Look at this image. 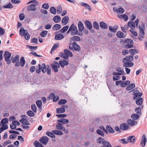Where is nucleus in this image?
Wrapping results in <instances>:
<instances>
[{"label":"nucleus","instance_id":"35","mask_svg":"<svg viewBox=\"0 0 147 147\" xmlns=\"http://www.w3.org/2000/svg\"><path fill=\"white\" fill-rule=\"evenodd\" d=\"M143 98H140L139 99L136 100V102L137 105H141L142 103Z\"/></svg>","mask_w":147,"mask_h":147},{"label":"nucleus","instance_id":"11","mask_svg":"<svg viewBox=\"0 0 147 147\" xmlns=\"http://www.w3.org/2000/svg\"><path fill=\"white\" fill-rule=\"evenodd\" d=\"M113 11L118 13H122L124 12V9L121 7L118 8L117 7H114L113 9Z\"/></svg>","mask_w":147,"mask_h":147},{"label":"nucleus","instance_id":"26","mask_svg":"<svg viewBox=\"0 0 147 147\" xmlns=\"http://www.w3.org/2000/svg\"><path fill=\"white\" fill-rule=\"evenodd\" d=\"M20 63L21 67H23L24 66L25 63V61L24 57H22L21 58Z\"/></svg>","mask_w":147,"mask_h":147},{"label":"nucleus","instance_id":"24","mask_svg":"<svg viewBox=\"0 0 147 147\" xmlns=\"http://www.w3.org/2000/svg\"><path fill=\"white\" fill-rule=\"evenodd\" d=\"M134 65V63H133L126 62L124 63L123 66L124 67H131Z\"/></svg>","mask_w":147,"mask_h":147},{"label":"nucleus","instance_id":"45","mask_svg":"<svg viewBox=\"0 0 147 147\" xmlns=\"http://www.w3.org/2000/svg\"><path fill=\"white\" fill-rule=\"evenodd\" d=\"M27 114L30 117H32L34 115V113L31 110H29L27 112Z\"/></svg>","mask_w":147,"mask_h":147},{"label":"nucleus","instance_id":"39","mask_svg":"<svg viewBox=\"0 0 147 147\" xmlns=\"http://www.w3.org/2000/svg\"><path fill=\"white\" fill-rule=\"evenodd\" d=\"M103 146L104 147H112L111 144L107 141L103 142Z\"/></svg>","mask_w":147,"mask_h":147},{"label":"nucleus","instance_id":"60","mask_svg":"<svg viewBox=\"0 0 147 147\" xmlns=\"http://www.w3.org/2000/svg\"><path fill=\"white\" fill-rule=\"evenodd\" d=\"M62 7L60 5H59L57 8V13H60L62 12Z\"/></svg>","mask_w":147,"mask_h":147},{"label":"nucleus","instance_id":"51","mask_svg":"<svg viewBox=\"0 0 147 147\" xmlns=\"http://www.w3.org/2000/svg\"><path fill=\"white\" fill-rule=\"evenodd\" d=\"M47 72L48 75H49L51 74V69L50 66L49 65H47L46 66Z\"/></svg>","mask_w":147,"mask_h":147},{"label":"nucleus","instance_id":"59","mask_svg":"<svg viewBox=\"0 0 147 147\" xmlns=\"http://www.w3.org/2000/svg\"><path fill=\"white\" fill-rule=\"evenodd\" d=\"M32 110L35 113L36 112V107L35 104H32L31 106Z\"/></svg>","mask_w":147,"mask_h":147},{"label":"nucleus","instance_id":"32","mask_svg":"<svg viewBox=\"0 0 147 147\" xmlns=\"http://www.w3.org/2000/svg\"><path fill=\"white\" fill-rule=\"evenodd\" d=\"M129 52L131 53V55L133 56L134 55L138 53V50L135 49H130L129 51Z\"/></svg>","mask_w":147,"mask_h":147},{"label":"nucleus","instance_id":"3","mask_svg":"<svg viewBox=\"0 0 147 147\" xmlns=\"http://www.w3.org/2000/svg\"><path fill=\"white\" fill-rule=\"evenodd\" d=\"M11 55V53H9L8 51H6L5 52L4 54L5 60L7 62V64H10L11 63V61L10 59Z\"/></svg>","mask_w":147,"mask_h":147},{"label":"nucleus","instance_id":"28","mask_svg":"<svg viewBox=\"0 0 147 147\" xmlns=\"http://www.w3.org/2000/svg\"><path fill=\"white\" fill-rule=\"evenodd\" d=\"M65 111V109L64 108H59L56 109V113H63Z\"/></svg>","mask_w":147,"mask_h":147},{"label":"nucleus","instance_id":"14","mask_svg":"<svg viewBox=\"0 0 147 147\" xmlns=\"http://www.w3.org/2000/svg\"><path fill=\"white\" fill-rule=\"evenodd\" d=\"M128 143L131 142L134 144L136 141V138L134 136H130L127 137Z\"/></svg>","mask_w":147,"mask_h":147},{"label":"nucleus","instance_id":"42","mask_svg":"<svg viewBox=\"0 0 147 147\" xmlns=\"http://www.w3.org/2000/svg\"><path fill=\"white\" fill-rule=\"evenodd\" d=\"M8 122V120L7 118L3 119L1 121V123L2 125H5Z\"/></svg>","mask_w":147,"mask_h":147},{"label":"nucleus","instance_id":"20","mask_svg":"<svg viewBox=\"0 0 147 147\" xmlns=\"http://www.w3.org/2000/svg\"><path fill=\"white\" fill-rule=\"evenodd\" d=\"M80 40V38L77 36H73L70 38V41L72 42L73 41H79Z\"/></svg>","mask_w":147,"mask_h":147},{"label":"nucleus","instance_id":"64","mask_svg":"<svg viewBox=\"0 0 147 147\" xmlns=\"http://www.w3.org/2000/svg\"><path fill=\"white\" fill-rule=\"evenodd\" d=\"M135 112L137 113L138 114H140V113L141 112V108L139 107H136L135 109Z\"/></svg>","mask_w":147,"mask_h":147},{"label":"nucleus","instance_id":"19","mask_svg":"<svg viewBox=\"0 0 147 147\" xmlns=\"http://www.w3.org/2000/svg\"><path fill=\"white\" fill-rule=\"evenodd\" d=\"M85 24L88 29L91 30L92 28V25L91 23L88 20L85 21Z\"/></svg>","mask_w":147,"mask_h":147},{"label":"nucleus","instance_id":"63","mask_svg":"<svg viewBox=\"0 0 147 147\" xmlns=\"http://www.w3.org/2000/svg\"><path fill=\"white\" fill-rule=\"evenodd\" d=\"M128 25L130 27H135V23L134 22H129L128 23Z\"/></svg>","mask_w":147,"mask_h":147},{"label":"nucleus","instance_id":"9","mask_svg":"<svg viewBox=\"0 0 147 147\" xmlns=\"http://www.w3.org/2000/svg\"><path fill=\"white\" fill-rule=\"evenodd\" d=\"M133 94L134 95L133 99L134 100L137 99V97H140L142 95V94L138 90H136L133 92Z\"/></svg>","mask_w":147,"mask_h":147},{"label":"nucleus","instance_id":"2","mask_svg":"<svg viewBox=\"0 0 147 147\" xmlns=\"http://www.w3.org/2000/svg\"><path fill=\"white\" fill-rule=\"evenodd\" d=\"M116 70L118 72H113V74L114 75H121L126 74L123 70V69L122 68L119 67H117L116 69Z\"/></svg>","mask_w":147,"mask_h":147},{"label":"nucleus","instance_id":"17","mask_svg":"<svg viewBox=\"0 0 147 147\" xmlns=\"http://www.w3.org/2000/svg\"><path fill=\"white\" fill-rule=\"evenodd\" d=\"M64 52L65 55L67 56L68 57H69V56L70 57H72L73 56V55L71 52L67 49H65L64 50Z\"/></svg>","mask_w":147,"mask_h":147},{"label":"nucleus","instance_id":"21","mask_svg":"<svg viewBox=\"0 0 147 147\" xmlns=\"http://www.w3.org/2000/svg\"><path fill=\"white\" fill-rule=\"evenodd\" d=\"M36 103L38 107L39 108V111L40 110V112L41 111H42L41 107L42 106V101L40 100H37L36 102Z\"/></svg>","mask_w":147,"mask_h":147},{"label":"nucleus","instance_id":"31","mask_svg":"<svg viewBox=\"0 0 147 147\" xmlns=\"http://www.w3.org/2000/svg\"><path fill=\"white\" fill-rule=\"evenodd\" d=\"M135 87V84L134 83H131L130 84L126 87V89L127 90H130L134 88Z\"/></svg>","mask_w":147,"mask_h":147},{"label":"nucleus","instance_id":"23","mask_svg":"<svg viewBox=\"0 0 147 147\" xmlns=\"http://www.w3.org/2000/svg\"><path fill=\"white\" fill-rule=\"evenodd\" d=\"M64 36L62 34H59L55 36V39L56 40H60L64 38Z\"/></svg>","mask_w":147,"mask_h":147},{"label":"nucleus","instance_id":"6","mask_svg":"<svg viewBox=\"0 0 147 147\" xmlns=\"http://www.w3.org/2000/svg\"><path fill=\"white\" fill-rule=\"evenodd\" d=\"M49 138L46 136H42L40 140V142L44 145H45L48 142Z\"/></svg>","mask_w":147,"mask_h":147},{"label":"nucleus","instance_id":"43","mask_svg":"<svg viewBox=\"0 0 147 147\" xmlns=\"http://www.w3.org/2000/svg\"><path fill=\"white\" fill-rule=\"evenodd\" d=\"M125 42L128 44H132L133 43V41L130 39H125Z\"/></svg>","mask_w":147,"mask_h":147},{"label":"nucleus","instance_id":"15","mask_svg":"<svg viewBox=\"0 0 147 147\" xmlns=\"http://www.w3.org/2000/svg\"><path fill=\"white\" fill-rule=\"evenodd\" d=\"M59 63L62 68L64 67L65 65H68V62L65 60L60 61Z\"/></svg>","mask_w":147,"mask_h":147},{"label":"nucleus","instance_id":"37","mask_svg":"<svg viewBox=\"0 0 147 147\" xmlns=\"http://www.w3.org/2000/svg\"><path fill=\"white\" fill-rule=\"evenodd\" d=\"M52 132L54 134L58 135H61L63 134V132L60 131L56 130H53L52 131Z\"/></svg>","mask_w":147,"mask_h":147},{"label":"nucleus","instance_id":"8","mask_svg":"<svg viewBox=\"0 0 147 147\" xmlns=\"http://www.w3.org/2000/svg\"><path fill=\"white\" fill-rule=\"evenodd\" d=\"M62 125L60 123H59L56 125V128L57 130H61L62 131H64L65 133H67L68 131L67 130H65V127L62 126Z\"/></svg>","mask_w":147,"mask_h":147},{"label":"nucleus","instance_id":"36","mask_svg":"<svg viewBox=\"0 0 147 147\" xmlns=\"http://www.w3.org/2000/svg\"><path fill=\"white\" fill-rule=\"evenodd\" d=\"M41 69L42 72L45 73L46 71L47 68L46 65L45 63H43L41 65Z\"/></svg>","mask_w":147,"mask_h":147},{"label":"nucleus","instance_id":"30","mask_svg":"<svg viewBox=\"0 0 147 147\" xmlns=\"http://www.w3.org/2000/svg\"><path fill=\"white\" fill-rule=\"evenodd\" d=\"M34 144L36 147H44L42 144L36 140L34 142Z\"/></svg>","mask_w":147,"mask_h":147},{"label":"nucleus","instance_id":"13","mask_svg":"<svg viewBox=\"0 0 147 147\" xmlns=\"http://www.w3.org/2000/svg\"><path fill=\"white\" fill-rule=\"evenodd\" d=\"M120 127L123 130H126L128 128L129 126L127 123H123L120 125Z\"/></svg>","mask_w":147,"mask_h":147},{"label":"nucleus","instance_id":"34","mask_svg":"<svg viewBox=\"0 0 147 147\" xmlns=\"http://www.w3.org/2000/svg\"><path fill=\"white\" fill-rule=\"evenodd\" d=\"M27 9L28 11H35L36 9V8L35 6L30 5L28 7Z\"/></svg>","mask_w":147,"mask_h":147},{"label":"nucleus","instance_id":"58","mask_svg":"<svg viewBox=\"0 0 147 147\" xmlns=\"http://www.w3.org/2000/svg\"><path fill=\"white\" fill-rule=\"evenodd\" d=\"M23 35L26 40H28L29 39L30 36L27 32H26Z\"/></svg>","mask_w":147,"mask_h":147},{"label":"nucleus","instance_id":"7","mask_svg":"<svg viewBox=\"0 0 147 147\" xmlns=\"http://www.w3.org/2000/svg\"><path fill=\"white\" fill-rule=\"evenodd\" d=\"M53 63L54 64H52L51 66L54 72L56 73L58 71V68L59 67V65L58 62L55 61L53 62Z\"/></svg>","mask_w":147,"mask_h":147},{"label":"nucleus","instance_id":"57","mask_svg":"<svg viewBox=\"0 0 147 147\" xmlns=\"http://www.w3.org/2000/svg\"><path fill=\"white\" fill-rule=\"evenodd\" d=\"M69 19H62V24L63 25H66L69 22Z\"/></svg>","mask_w":147,"mask_h":147},{"label":"nucleus","instance_id":"25","mask_svg":"<svg viewBox=\"0 0 147 147\" xmlns=\"http://www.w3.org/2000/svg\"><path fill=\"white\" fill-rule=\"evenodd\" d=\"M19 121L24 125H29L30 124L29 122L24 118H22Z\"/></svg>","mask_w":147,"mask_h":147},{"label":"nucleus","instance_id":"61","mask_svg":"<svg viewBox=\"0 0 147 147\" xmlns=\"http://www.w3.org/2000/svg\"><path fill=\"white\" fill-rule=\"evenodd\" d=\"M42 7L44 9H47L49 7V5L48 3H45L42 5Z\"/></svg>","mask_w":147,"mask_h":147},{"label":"nucleus","instance_id":"16","mask_svg":"<svg viewBox=\"0 0 147 147\" xmlns=\"http://www.w3.org/2000/svg\"><path fill=\"white\" fill-rule=\"evenodd\" d=\"M140 31L139 32V35L142 38H144V30L143 28L142 27H139Z\"/></svg>","mask_w":147,"mask_h":147},{"label":"nucleus","instance_id":"1","mask_svg":"<svg viewBox=\"0 0 147 147\" xmlns=\"http://www.w3.org/2000/svg\"><path fill=\"white\" fill-rule=\"evenodd\" d=\"M69 49L71 50H75L76 51H79L80 50V48L76 42H74L72 44H70Z\"/></svg>","mask_w":147,"mask_h":147},{"label":"nucleus","instance_id":"48","mask_svg":"<svg viewBox=\"0 0 147 147\" xmlns=\"http://www.w3.org/2000/svg\"><path fill=\"white\" fill-rule=\"evenodd\" d=\"M50 11L51 13L55 15L56 13V9L54 7H51L50 8Z\"/></svg>","mask_w":147,"mask_h":147},{"label":"nucleus","instance_id":"12","mask_svg":"<svg viewBox=\"0 0 147 147\" xmlns=\"http://www.w3.org/2000/svg\"><path fill=\"white\" fill-rule=\"evenodd\" d=\"M128 124L131 126H133L134 125H137L138 122L135 120L131 119H128L127 121Z\"/></svg>","mask_w":147,"mask_h":147},{"label":"nucleus","instance_id":"46","mask_svg":"<svg viewBox=\"0 0 147 147\" xmlns=\"http://www.w3.org/2000/svg\"><path fill=\"white\" fill-rule=\"evenodd\" d=\"M41 65L40 64H39L38 67H36V72L37 74H39L41 72Z\"/></svg>","mask_w":147,"mask_h":147},{"label":"nucleus","instance_id":"47","mask_svg":"<svg viewBox=\"0 0 147 147\" xmlns=\"http://www.w3.org/2000/svg\"><path fill=\"white\" fill-rule=\"evenodd\" d=\"M67 102V101L65 99H61L58 102V104L59 105H63L65 104Z\"/></svg>","mask_w":147,"mask_h":147},{"label":"nucleus","instance_id":"53","mask_svg":"<svg viewBox=\"0 0 147 147\" xmlns=\"http://www.w3.org/2000/svg\"><path fill=\"white\" fill-rule=\"evenodd\" d=\"M93 27L94 28L97 30L99 29V26L98 23L96 22H94L93 23Z\"/></svg>","mask_w":147,"mask_h":147},{"label":"nucleus","instance_id":"27","mask_svg":"<svg viewBox=\"0 0 147 147\" xmlns=\"http://www.w3.org/2000/svg\"><path fill=\"white\" fill-rule=\"evenodd\" d=\"M106 129L110 133H113L115 132L114 130L109 125L106 126Z\"/></svg>","mask_w":147,"mask_h":147},{"label":"nucleus","instance_id":"10","mask_svg":"<svg viewBox=\"0 0 147 147\" xmlns=\"http://www.w3.org/2000/svg\"><path fill=\"white\" fill-rule=\"evenodd\" d=\"M146 138L145 135H143L142 136L141 142L140 145L142 147H144L146 145Z\"/></svg>","mask_w":147,"mask_h":147},{"label":"nucleus","instance_id":"33","mask_svg":"<svg viewBox=\"0 0 147 147\" xmlns=\"http://www.w3.org/2000/svg\"><path fill=\"white\" fill-rule=\"evenodd\" d=\"M139 116L137 114H132L131 116V118L134 120H137L139 118Z\"/></svg>","mask_w":147,"mask_h":147},{"label":"nucleus","instance_id":"40","mask_svg":"<svg viewBox=\"0 0 147 147\" xmlns=\"http://www.w3.org/2000/svg\"><path fill=\"white\" fill-rule=\"evenodd\" d=\"M61 28V25L59 24H56L53 26V29L54 30H57Z\"/></svg>","mask_w":147,"mask_h":147},{"label":"nucleus","instance_id":"4","mask_svg":"<svg viewBox=\"0 0 147 147\" xmlns=\"http://www.w3.org/2000/svg\"><path fill=\"white\" fill-rule=\"evenodd\" d=\"M70 28H71V35L74 36L76 35L78 33L77 27L73 24L71 26Z\"/></svg>","mask_w":147,"mask_h":147},{"label":"nucleus","instance_id":"49","mask_svg":"<svg viewBox=\"0 0 147 147\" xmlns=\"http://www.w3.org/2000/svg\"><path fill=\"white\" fill-rule=\"evenodd\" d=\"M3 7L5 8L10 9L13 8V6L11 3H9L8 4L4 5Z\"/></svg>","mask_w":147,"mask_h":147},{"label":"nucleus","instance_id":"55","mask_svg":"<svg viewBox=\"0 0 147 147\" xmlns=\"http://www.w3.org/2000/svg\"><path fill=\"white\" fill-rule=\"evenodd\" d=\"M48 33V31L44 30L40 34V36L42 37H45L46 36Z\"/></svg>","mask_w":147,"mask_h":147},{"label":"nucleus","instance_id":"41","mask_svg":"<svg viewBox=\"0 0 147 147\" xmlns=\"http://www.w3.org/2000/svg\"><path fill=\"white\" fill-rule=\"evenodd\" d=\"M116 35L119 38H122L123 37L124 34L122 32L118 31Z\"/></svg>","mask_w":147,"mask_h":147},{"label":"nucleus","instance_id":"38","mask_svg":"<svg viewBox=\"0 0 147 147\" xmlns=\"http://www.w3.org/2000/svg\"><path fill=\"white\" fill-rule=\"evenodd\" d=\"M46 134L51 138H54L55 137V136L53 132L52 133L51 132L47 131L46 132Z\"/></svg>","mask_w":147,"mask_h":147},{"label":"nucleus","instance_id":"5","mask_svg":"<svg viewBox=\"0 0 147 147\" xmlns=\"http://www.w3.org/2000/svg\"><path fill=\"white\" fill-rule=\"evenodd\" d=\"M12 62L13 63H15V65L16 67H18L20 65L19 62V56L18 55H17L12 59Z\"/></svg>","mask_w":147,"mask_h":147},{"label":"nucleus","instance_id":"52","mask_svg":"<svg viewBox=\"0 0 147 147\" xmlns=\"http://www.w3.org/2000/svg\"><path fill=\"white\" fill-rule=\"evenodd\" d=\"M59 47V45L57 44H55L53 46L51 50V52L55 51L57 48Z\"/></svg>","mask_w":147,"mask_h":147},{"label":"nucleus","instance_id":"44","mask_svg":"<svg viewBox=\"0 0 147 147\" xmlns=\"http://www.w3.org/2000/svg\"><path fill=\"white\" fill-rule=\"evenodd\" d=\"M69 28V26H66L63 27L62 29L60 30V32L62 33H63L67 31Z\"/></svg>","mask_w":147,"mask_h":147},{"label":"nucleus","instance_id":"29","mask_svg":"<svg viewBox=\"0 0 147 147\" xmlns=\"http://www.w3.org/2000/svg\"><path fill=\"white\" fill-rule=\"evenodd\" d=\"M100 27L104 29H107L108 28L107 24L103 22H100Z\"/></svg>","mask_w":147,"mask_h":147},{"label":"nucleus","instance_id":"56","mask_svg":"<svg viewBox=\"0 0 147 147\" xmlns=\"http://www.w3.org/2000/svg\"><path fill=\"white\" fill-rule=\"evenodd\" d=\"M96 133L102 136H104L105 134L100 129H98L96 130Z\"/></svg>","mask_w":147,"mask_h":147},{"label":"nucleus","instance_id":"54","mask_svg":"<svg viewBox=\"0 0 147 147\" xmlns=\"http://www.w3.org/2000/svg\"><path fill=\"white\" fill-rule=\"evenodd\" d=\"M97 141L98 143L101 144L102 143L103 144V142H105V141H104V139L100 137L97 139Z\"/></svg>","mask_w":147,"mask_h":147},{"label":"nucleus","instance_id":"62","mask_svg":"<svg viewBox=\"0 0 147 147\" xmlns=\"http://www.w3.org/2000/svg\"><path fill=\"white\" fill-rule=\"evenodd\" d=\"M11 143V142L10 140H8L5 141L3 143L2 145L4 146H6L8 144H9Z\"/></svg>","mask_w":147,"mask_h":147},{"label":"nucleus","instance_id":"22","mask_svg":"<svg viewBox=\"0 0 147 147\" xmlns=\"http://www.w3.org/2000/svg\"><path fill=\"white\" fill-rule=\"evenodd\" d=\"M78 26L80 31L81 32H82L83 30L84 27L83 24L81 21H79L78 23Z\"/></svg>","mask_w":147,"mask_h":147},{"label":"nucleus","instance_id":"50","mask_svg":"<svg viewBox=\"0 0 147 147\" xmlns=\"http://www.w3.org/2000/svg\"><path fill=\"white\" fill-rule=\"evenodd\" d=\"M26 32H27V31L26 30H24L23 27H22L20 29V34L24 35Z\"/></svg>","mask_w":147,"mask_h":147},{"label":"nucleus","instance_id":"18","mask_svg":"<svg viewBox=\"0 0 147 147\" xmlns=\"http://www.w3.org/2000/svg\"><path fill=\"white\" fill-rule=\"evenodd\" d=\"M80 4L82 6L85 7L86 9H88L90 11L91 10V7L87 4L84 2H81L80 3Z\"/></svg>","mask_w":147,"mask_h":147}]
</instances>
